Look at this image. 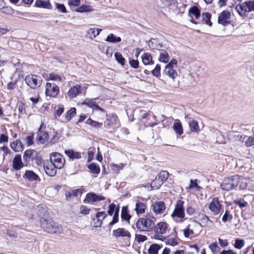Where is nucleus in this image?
<instances>
[{"instance_id": "nucleus-1", "label": "nucleus", "mask_w": 254, "mask_h": 254, "mask_svg": "<svg viewBox=\"0 0 254 254\" xmlns=\"http://www.w3.org/2000/svg\"><path fill=\"white\" fill-rule=\"evenodd\" d=\"M40 224L41 228L48 233L56 234L63 232L62 227L50 217L40 218Z\"/></svg>"}, {"instance_id": "nucleus-2", "label": "nucleus", "mask_w": 254, "mask_h": 254, "mask_svg": "<svg viewBox=\"0 0 254 254\" xmlns=\"http://www.w3.org/2000/svg\"><path fill=\"white\" fill-rule=\"evenodd\" d=\"M153 220L148 218H139L136 223V226L140 231H151L155 228Z\"/></svg>"}, {"instance_id": "nucleus-3", "label": "nucleus", "mask_w": 254, "mask_h": 254, "mask_svg": "<svg viewBox=\"0 0 254 254\" xmlns=\"http://www.w3.org/2000/svg\"><path fill=\"white\" fill-rule=\"evenodd\" d=\"M239 177L232 176L225 179L221 185V188L223 190H231L236 189L238 185Z\"/></svg>"}, {"instance_id": "nucleus-4", "label": "nucleus", "mask_w": 254, "mask_h": 254, "mask_svg": "<svg viewBox=\"0 0 254 254\" xmlns=\"http://www.w3.org/2000/svg\"><path fill=\"white\" fill-rule=\"evenodd\" d=\"M25 81L32 89H37L41 86L42 78L36 74H30L26 76Z\"/></svg>"}, {"instance_id": "nucleus-5", "label": "nucleus", "mask_w": 254, "mask_h": 254, "mask_svg": "<svg viewBox=\"0 0 254 254\" xmlns=\"http://www.w3.org/2000/svg\"><path fill=\"white\" fill-rule=\"evenodd\" d=\"M50 162L56 166L59 169L64 166L65 160L61 154L57 152L52 153L50 154Z\"/></svg>"}, {"instance_id": "nucleus-6", "label": "nucleus", "mask_w": 254, "mask_h": 254, "mask_svg": "<svg viewBox=\"0 0 254 254\" xmlns=\"http://www.w3.org/2000/svg\"><path fill=\"white\" fill-rule=\"evenodd\" d=\"M183 204L184 202L183 201L179 200L177 201L175 209L171 214V216L173 218L175 217L180 218H184L185 214Z\"/></svg>"}, {"instance_id": "nucleus-7", "label": "nucleus", "mask_w": 254, "mask_h": 254, "mask_svg": "<svg viewBox=\"0 0 254 254\" xmlns=\"http://www.w3.org/2000/svg\"><path fill=\"white\" fill-rule=\"evenodd\" d=\"M59 92V88L54 83L47 82L46 85L45 94L47 96L56 97Z\"/></svg>"}, {"instance_id": "nucleus-8", "label": "nucleus", "mask_w": 254, "mask_h": 254, "mask_svg": "<svg viewBox=\"0 0 254 254\" xmlns=\"http://www.w3.org/2000/svg\"><path fill=\"white\" fill-rule=\"evenodd\" d=\"M105 123L107 126L111 127H119L120 125L118 116L114 113L107 115Z\"/></svg>"}, {"instance_id": "nucleus-9", "label": "nucleus", "mask_w": 254, "mask_h": 254, "mask_svg": "<svg viewBox=\"0 0 254 254\" xmlns=\"http://www.w3.org/2000/svg\"><path fill=\"white\" fill-rule=\"evenodd\" d=\"M231 13L229 11L224 10L219 14L218 18V23L223 26H226L230 23Z\"/></svg>"}, {"instance_id": "nucleus-10", "label": "nucleus", "mask_w": 254, "mask_h": 254, "mask_svg": "<svg viewBox=\"0 0 254 254\" xmlns=\"http://www.w3.org/2000/svg\"><path fill=\"white\" fill-rule=\"evenodd\" d=\"M162 184L163 183L155 177V179L151 183V184L141 186L139 188L142 190H149L150 189H152L154 190H158L162 185Z\"/></svg>"}, {"instance_id": "nucleus-11", "label": "nucleus", "mask_w": 254, "mask_h": 254, "mask_svg": "<svg viewBox=\"0 0 254 254\" xmlns=\"http://www.w3.org/2000/svg\"><path fill=\"white\" fill-rule=\"evenodd\" d=\"M43 126V124L42 123L38 129L36 137L37 140L42 144L47 142L49 139V134L48 132L42 129Z\"/></svg>"}, {"instance_id": "nucleus-12", "label": "nucleus", "mask_w": 254, "mask_h": 254, "mask_svg": "<svg viewBox=\"0 0 254 254\" xmlns=\"http://www.w3.org/2000/svg\"><path fill=\"white\" fill-rule=\"evenodd\" d=\"M44 169L46 173L49 176L53 177L55 176L57 173V166L51 163V162H47L44 165Z\"/></svg>"}, {"instance_id": "nucleus-13", "label": "nucleus", "mask_w": 254, "mask_h": 254, "mask_svg": "<svg viewBox=\"0 0 254 254\" xmlns=\"http://www.w3.org/2000/svg\"><path fill=\"white\" fill-rule=\"evenodd\" d=\"M113 236L118 237H127L130 238L131 234L130 232L124 228H119L113 231Z\"/></svg>"}, {"instance_id": "nucleus-14", "label": "nucleus", "mask_w": 254, "mask_h": 254, "mask_svg": "<svg viewBox=\"0 0 254 254\" xmlns=\"http://www.w3.org/2000/svg\"><path fill=\"white\" fill-rule=\"evenodd\" d=\"M104 199L105 197L103 196L97 195L93 192H89L86 194L84 202L85 203H91Z\"/></svg>"}, {"instance_id": "nucleus-15", "label": "nucleus", "mask_w": 254, "mask_h": 254, "mask_svg": "<svg viewBox=\"0 0 254 254\" xmlns=\"http://www.w3.org/2000/svg\"><path fill=\"white\" fill-rule=\"evenodd\" d=\"M36 156V152L32 149L26 150L23 154V160L26 163L33 161Z\"/></svg>"}, {"instance_id": "nucleus-16", "label": "nucleus", "mask_w": 254, "mask_h": 254, "mask_svg": "<svg viewBox=\"0 0 254 254\" xmlns=\"http://www.w3.org/2000/svg\"><path fill=\"white\" fill-rule=\"evenodd\" d=\"M81 92V86L80 85H76L71 88L67 93V96L70 98H74Z\"/></svg>"}, {"instance_id": "nucleus-17", "label": "nucleus", "mask_w": 254, "mask_h": 254, "mask_svg": "<svg viewBox=\"0 0 254 254\" xmlns=\"http://www.w3.org/2000/svg\"><path fill=\"white\" fill-rule=\"evenodd\" d=\"M248 8L247 1L242 4H238L235 7V9L241 16H246L247 13L249 12Z\"/></svg>"}, {"instance_id": "nucleus-18", "label": "nucleus", "mask_w": 254, "mask_h": 254, "mask_svg": "<svg viewBox=\"0 0 254 254\" xmlns=\"http://www.w3.org/2000/svg\"><path fill=\"white\" fill-rule=\"evenodd\" d=\"M24 166V164L22 161L21 156L16 155L12 161V168L14 170L18 171L20 170Z\"/></svg>"}, {"instance_id": "nucleus-19", "label": "nucleus", "mask_w": 254, "mask_h": 254, "mask_svg": "<svg viewBox=\"0 0 254 254\" xmlns=\"http://www.w3.org/2000/svg\"><path fill=\"white\" fill-rule=\"evenodd\" d=\"M165 209V205L163 201L156 202L152 206V210L156 214H161Z\"/></svg>"}, {"instance_id": "nucleus-20", "label": "nucleus", "mask_w": 254, "mask_h": 254, "mask_svg": "<svg viewBox=\"0 0 254 254\" xmlns=\"http://www.w3.org/2000/svg\"><path fill=\"white\" fill-rule=\"evenodd\" d=\"M163 72L173 80L178 76V73L174 68L167 65L165 66Z\"/></svg>"}, {"instance_id": "nucleus-21", "label": "nucleus", "mask_w": 254, "mask_h": 254, "mask_svg": "<svg viewBox=\"0 0 254 254\" xmlns=\"http://www.w3.org/2000/svg\"><path fill=\"white\" fill-rule=\"evenodd\" d=\"M23 177L29 181H40L39 176L32 171H26L23 175Z\"/></svg>"}, {"instance_id": "nucleus-22", "label": "nucleus", "mask_w": 254, "mask_h": 254, "mask_svg": "<svg viewBox=\"0 0 254 254\" xmlns=\"http://www.w3.org/2000/svg\"><path fill=\"white\" fill-rule=\"evenodd\" d=\"M200 181L197 179H190L188 189L194 190H199L202 188L200 186Z\"/></svg>"}, {"instance_id": "nucleus-23", "label": "nucleus", "mask_w": 254, "mask_h": 254, "mask_svg": "<svg viewBox=\"0 0 254 254\" xmlns=\"http://www.w3.org/2000/svg\"><path fill=\"white\" fill-rule=\"evenodd\" d=\"M209 208L210 210L213 212L214 214H218L220 212V204L218 201V199L214 200L209 204Z\"/></svg>"}, {"instance_id": "nucleus-24", "label": "nucleus", "mask_w": 254, "mask_h": 254, "mask_svg": "<svg viewBox=\"0 0 254 254\" xmlns=\"http://www.w3.org/2000/svg\"><path fill=\"white\" fill-rule=\"evenodd\" d=\"M107 214L104 211L97 212L96 214L97 220L94 223L95 226L96 227L101 226L102 223V220L104 219L107 217Z\"/></svg>"}, {"instance_id": "nucleus-25", "label": "nucleus", "mask_w": 254, "mask_h": 254, "mask_svg": "<svg viewBox=\"0 0 254 254\" xmlns=\"http://www.w3.org/2000/svg\"><path fill=\"white\" fill-rule=\"evenodd\" d=\"M49 1L50 0H36L35 5L38 7L51 9L52 8V6Z\"/></svg>"}, {"instance_id": "nucleus-26", "label": "nucleus", "mask_w": 254, "mask_h": 254, "mask_svg": "<svg viewBox=\"0 0 254 254\" xmlns=\"http://www.w3.org/2000/svg\"><path fill=\"white\" fill-rule=\"evenodd\" d=\"M121 218L123 220L129 221L131 218V215L129 213L127 206H124L122 208Z\"/></svg>"}, {"instance_id": "nucleus-27", "label": "nucleus", "mask_w": 254, "mask_h": 254, "mask_svg": "<svg viewBox=\"0 0 254 254\" xmlns=\"http://www.w3.org/2000/svg\"><path fill=\"white\" fill-rule=\"evenodd\" d=\"M168 224L166 222H161L157 224V226L155 227L154 229L156 230V232L160 234H165L166 232Z\"/></svg>"}, {"instance_id": "nucleus-28", "label": "nucleus", "mask_w": 254, "mask_h": 254, "mask_svg": "<svg viewBox=\"0 0 254 254\" xmlns=\"http://www.w3.org/2000/svg\"><path fill=\"white\" fill-rule=\"evenodd\" d=\"M241 140H242L243 141H245V145L247 147L252 146L254 145V134L249 137H247L245 135H242Z\"/></svg>"}, {"instance_id": "nucleus-29", "label": "nucleus", "mask_w": 254, "mask_h": 254, "mask_svg": "<svg viewBox=\"0 0 254 254\" xmlns=\"http://www.w3.org/2000/svg\"><path fill=\"white\" fill-rule=\"evenodd\" d=\"M64 152L69 158L72 159H79L81 157L80 153L74 151L73 150H66Z\"/></svg>"}, {"instance_id": "nucleus-30", "label": "nucleus", "mask_w": 254, "mask_h": 254, "mask_svg": "<svg viewBox=\"0 0 254 254\" xmlns=\"http://www.w3.org/2000/svg\"><path fill=\"white\" fill-rule=\"evenodd\" d=\"M101 31V29L90 28L87 31V35L90 39H93L100 34Z\"/></svg>"}, {"instance_id": "nucleus-31", "label": "nucleus", "mask_w": 254, "mask_h": 254, "mask_svg": "<svg viewBox=\"0 0 254 254\" xmlns=\"http://www.w3.org/2000/svg\"><path fill=\"white\" fill-rule=\"evenodd\" d=\"M142 63L144 65L152 64H153L152 58L149 53H144L141 57Z\"/></svg>"}, {"instance_id": "nucleus-32", "label": "nucleus", "mask_w": 254, "mask_h": 254, "mask_svg": "<svg viewBox=\"0 0 254 254\" xmlns=\"http://www.w3.org/2000/svg\"><path fill=\"white\" fill-rule=\"evenodd\" d=\"M11 148L15 151L18 152L23 150V145L19 140H16L10 144Z\"/></svg>"}, {"instance_id": "nucleus-33", "label": "nucleus", "mask_w": 254, "mask_h": 254, "mask_svg": "<svg viewBox=\"0 0 254 254\" xmlns=\"http://www.w3.org/2000/svg\"><path fill=\"white\" fill-rule=\"evenodd\" d=\"M146 208L145 204L140 201L137 202L135 204V210L137 214L144 213Z\"/></svg>"}, {"instance_id": "nucleus-34", "label": "nucleus", "mask_w": 254, "mask_h": 254, "mask_svg": "<svg viewBox=\"0 0 254 254\" xmlns=\"http://www.w3.org/2000/svg\"><path fill=\"white\" fill-rule=\"evenodd\" d=\"M105 41L110 43H116L120 42L121 41V38L120 37L116 36L115 35L111 33L108 35L105 39Z\"/></svg>"}, {"instance_id": "nucleus-35", "label": "nucleus", "mask_w": 254, "mask_h": 254, "mask_svg": "<svg viewBox=\"0 0 254 254\" xmlns=\"http://www.w3.org/2000/svg\"><path fill=\"white\" fill-rule=\"evenodd\" d=\"M168 177L169 173L168 171H162L156 176V178L163 184L167 180Z\"/></svg>"}, {"instance_id": "nucleus-36", "label": "nucleus", "mask_w": 254, "mask_h": 254, "mask_svg": "<svg viewBox=\"0 0 254 254\" xmlns=\"http://www.w3.org/2000/svg\"><path fill=\"white\" fill-rule=\"evenodd\" d=\"M75 10L78 12H91L93 11V9L92 8L91 6L83 4L82 5L75 9Z\"/></svg>"}, {"instance_id": "nucleus-37", "label": "nucleus", "mask_w": 254, "mask_h": 254, "mask_svg": "<svg viewBox=\"0 0 254 254\" xmlns=\"http://www.w3.org/2000/svg\"><path fill=\"white\" fill-rule=\"evenodd\" d=\"M173 129L175 132L179 135L183 133V129L181 123L180 122H175L173 124Z\"/></svg>"}, {"instance_id": "nucleus-38", "label": "nucleus", "mask_w": 254, "mask_h": 254, "mask_svg": "<svg viewBox=\"0 0 254 254\" xmlns=\"http://www.w3.org/2000/svg\"><path fill=\"white\" fill-rule=\"evenodd\" d=\"M160 246L157 244H153L150 245L148 250L149 254H158V251L160 249Z\"/></svg>"}, {"instance_id": "nucleus-39", "label": "nucleus", "mask_w": 254, "mask_h": 254, "mask_svg": "<svg viewBox=\"0 0 254 254\" xmlns=\"http://www.w3.org/2000/svg\"><path fill=\"white\" fill-rule=\"evenodd\" d=\"M169 59L170 58L167 52L166 51H162L160 52L158 58V60L160 62L167 63L169 62Z\"/></svg>"}, {"instance_id": "nucleus-40", "label": "nucleus", "mask_w": 254, "mask_h": 254, "mask_svg": "<svg viewBox=\"0 0 254 254\" xmlns=\"http://www.w3.org/2000/svg\"><path fill=\"white\" fill-rule=\"evenodd\" d=\"M189 126L191 131L194 132H198L199 131V127L198 125V123L194 121L191 120L189 123Z\"/></svg>"}, {"instance_id": "nucleus-41", "label": "nucleus", "mask_w": 254, "mask_h": 254, "mask_svg": "<svg viewBox=\"0 0 254 254\" xmlns=\"http://www.w3.org/2000/svg\"><path fill=\"white\" fill-rule=\"evenodd\" d=\"M88 168L90 172L94 174H98L100 172V168L98 165L92 163L88 165Z\"/></svg>"}, {"instance_id": "nucleus-42", "label": "nucleus", "mask_w": 254, "mask_h": 254, "mask_svg": "<svg viewBox=\"0 0 254 254\" xmlns=\"http://www.w3.org/2000/svg\"><path fill=\"white\" fill-rule=\"evenodd\" d=\"M202 17L203 18V20L205 22L206 24L209 25V26H212V23L210 21V19L211 17V14L210 13H209V12L202 13Z\"/></svg>"}, {"instance_id": "nucleus-43", "label": "nucleus", "mask_w": 254, "mask_h": 254, "mask_svg": "<svg viewBox=\"0 0 254 254\" xmlns=\"http://www.w3.org/2000/svg\"><path fill=\"white\" fill-rule=\"evenodd\" d=\"M76 115V109L71 108L66 113L65 119L66 121H69Z\"/></svg>"}, {"instance_id": "nucleus-44", "label": "nucleus", "mask_w": 254, "mask_h": 254, "mask_svg": "<svg viewBox=\"0 0 254 254\" xmlns=\"http://www.w3.org/2000/svg\"><path fill=\"white\" fill-rule=\"evenodd\" d=\"M189 14L194 15L197 19L200 15V11L196 6H192L189 9Z\"/></svg>"}, {"instance_id": "nucleus-45", "label": "nucleus", "mask_w": 254, "mask_h": 254, "mask_svg": "<svg viewBox=\"0 0 254 254\" xmlns=\"http://www.w3.org/2000/svg\"><path fill=\"white\" fill-rule=\"evenodd\" d=\"M119 208H117L116 212L114 213L112 220L109 223L108 227L110 228L111 227L113 226L115 224L117 223L119 221Z\"/></svg>"}, {"instance_id": "nucleus-46", "label": "nucleus", "mask_w": 254, "mask_h": 254, "mask_svg": "<svg viewBox=\"0 0 254 254\" xmlns=\"http://www.w3.org/2000/svg\"><path fill=\"white\" fill-rule=\"evenodd\" d=\"M36 209L37 211V213L38 216L41 217H43V215H45V214L46 212V209L44 207V205L42 204H40L37 206Z\"/></svg>"}, {"instance_id": "nucleus-47", "label": "nucleus", "mask_w": 254, "mask_h": 254, "mask_svg": "<svg viewBox=\"0 0 254 254\" xmlns=\"http://www.w3.org/2000/svg\"><path fill=\"white\" fill-rule=\"evenodd\" d=\"M114 56L116 61L119 64L122 65H124L125 64V59L123 57L121 53H115Z\"/></svg>"}, {"instance_id": "nucleus-48", "label": "nucleus", "mask_w": 254, "mask_h": 254, "mask_svg": "<svg viewBox=\"0 0 254 254\" xmlns=\"http://www.w3.org/2000/svg\"><path fill=\"white\" fill-rule=\"evenodd\" d=\"M245 245V242L243 239L237 238L235 240L234 247L237 249H241Z\"/></svg>"}, {"instance_id": "nucleus-49", "label": "nucleus", "mask_w": 254, "mask_h": 254, "mask_svg": "<svg viewBox=\"0 0 254 254\" xmlns=\"http://www.w3.org/2000/svg\"><path fill=\"white\" fill-rule=\"evenodd\" d=\"M209 248L213 254H217L219 251V248L216 243H213L209 246Z\"/></svg>"}, {"instance_id": "nucleus-50", "label": "nucleus", "mask_w": 254, "mask_h": 254, "mask_svg": "<svg viewBox=\"0 0 254 254\" xmlns=\"http://www.w3.org/2000/svg\"><path fill=\"white\" fill-rule=\"evenodd\" d=\"M161 66L159 64H157L153 70H152V74L157 77H159L161 75L160 73Z\"/></svg>"}, {"instance_id": "nucleus-51", "label": "nucleus", "mask_w": 254, "mask_h": 254, "mask_svg": "<svg viewBox=\"0 0 254 254\" xmlns=\"http://www.w3.org/2000/svg\"><path fill=\"white\" fill-rule=\"evenodd\" d=\"M87 124L90 125L91 126L96 127H101L102 126V123L94 121L91 119H89L86 121Z\"/></svg>"}, {"instance_id": "nucleus-52", "label": "nucleus", "mask_w": 254, "mask_h": 254, "mask_svg": "<svg viewBox=\"0 0 254 254\" xmlns=\"http://www.w3.org/2000/svg\"><path fill=\"white\" fill-rule=\"evenodd\" d=\"M49 78L50 80L53 81H61L62 80V78L61 76L54 73H50Z\"/></svg>"}, {"instance_id": "nucleus-53", "label": "nucleus", "mask_w": 254, "mask_h": 254, "mask_svg": "<svg viewBox=\"0 0 254 254\" xmlns=\"http://www.w3.org/2000/svg\"><path fill=\"white\" fill-rule=\"evenodd\" d=\"M135 240L138 243H142L147 240V238L145 235H142L141 234H135Z\"/></svg>"}, {"instance_id": "nucleus-54", "label": "nucleus", "mask_w": 254, "mask_h": 254, "mask_svg": "<svg viewBox=\"0 0 254 254\" xmlns=\"http://www.w3.org/2000/svg\"><path fill=\"white\" fill-rule=\"evenodd\" d=\"M147 43L148 46L150 48L154 49H157L158 48V46L156 45L157 41L156 39H151Z\"/></svg>"}, {"instance_id": "nucleus-55", "label": "nucleus", "mask_w": 254, "mask_h": 254, "mask_svg": "<svg viewBox=\"0 0 254 254\" xmlns=\"http://www.w3.org/2000/svg\"><path fill=\"white\" fill-rule=\"evenodd\" d=\"M238 184L239 185V188L241 190H245L247 186V183L245 181V180L242 178H240L239 177Z\"/></svg>"}, {"instance_id": "nucleus-56", "label": "nucleus", "mask_w": 254, "mask_h": 254, "mask_svg": "<svg viewBox=\"0 0 254 254\" xmlns=\"http://www.w3.org/2000/svg\"><path fill=\"white\" fill-rule=\"evenodd\" d=\"M56 8L61 12L65 13L66 12V8L64 4L59 3H56Z\"/></svg>"}, {"instance_id": "nucleus-57", "label": "nucleus", "mask_w": 254, "mask_h": 254, "mask_svg": "<svg viewBox=\"0 0 254 254\" xmlns=\"http://www.w3.org/2000/svg\"><path fill=\"white\" fill-rule=\"evenodd\" d=\"M117 208H119L116 207V204H115L114 203H112L109 205V210L107 211L108 214L110 216L113 215V213L116 212Z\"/></svg>"}, {"instance_id": "nucleus-58", "label": "nucleus", "mask_w": 254, "mask_h": 254, "mask_svg": "<svg viewBox=\"0 0 254 254\" xmlns=\"http://www.w3.org/2000/svg\"><path fill=\"white\" fill-rule=\"evenodd\" d=\"M200 221L201 223H200V225L202 224L203 226L207 225L208 222H212V221L209 219L208 217L203 214H202Z\"/></svg>"}, {"instance_id": "nucleus-59", "label": "nucleus", "mask_w": 254, "mask_h": 254, "mask_svg": "<svg viewBox=\"0 0 254 254\" xmlns=\"http://www.w3.org/2000/svg\"><path fill=\"white\" fill-rule=\"evenodd\" d=\"M80 0H68V3L71 8L79 5Z\"/></svg>"}, {"instance_id": "nucleus-60", "label": "nucleus", "mask_w": 254, "mask_h": 254, "mask_svg": "<svg viewBox=\"0 0 254 254\" xmlns=\"http://www.w3.org/2000/svg\"><path fill=\"white\" fill-rule=\"evenodd\" d=\"M95 102L92 99H86L82 104L85 105L90 108H93L94 105H95Z\"/></svg>"}, {"instance_id": "nucleus-61", "label": "nucleus", "mask_w": 254, "mask_h": 254, "mask_svg": "<svg viewBox=\"0 0 254 254\" xmlns=\"http://www.w3.org/2000/svg\"><path fill=\"white\" fill-rule=\"evenodd\" d=\"M232 215L229 214V212L228 210H226L222 216V220L224 222H227L229 219H232Z\"/></svg>"}, {"instance_id": "nucleus-62", "label": "nucleus", "mask_w": 254, "mask_h": 254, "mask_svg": "<svg viewBox=\"0 0 254 254\" xmlns=\"http://www.w3.org/2000/svg\"><path fill=\"white\" fill-rule=\"evenodd\" d=\"M64 108L63 105H59L58 107V108L57 109L55 112V116L56 117H60L61 115L64 113Z\"/></svg>"}, {"instance_id": "nucleus-63", "label": "nucleus", "mask_w": 254, "mask_h": 254, "mask_svg": "<svg viewBox=\"0 0 254 254\" xmlns=\"http://www.w3.org/2000/svg\"><path fill=\"white\" fill-rule=\"evenodd\" d=\"M166 244L172 246H175L177 245L178 243L175 238H170L167 240Z\"/></svg>"}, {"instance_id": "nucleus-64", "label": "nucleus", "mask_w": 254, "mask_h": 254, "mask_svg": "<svg viewBox=\"0 0 254 254\" xmlns=\"http://www.w3.org/2000/svg\"><path fill=\"white\" fill-rule=\"evenodd\" d=\"M129 64L130 65L134 68H137L138 67L139 63H138V60H133V59L130 60L129 61Z\"/></svg>"}]
</instances>
